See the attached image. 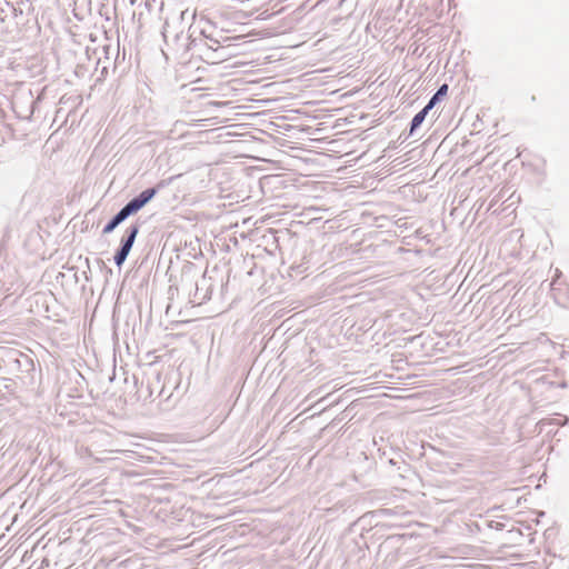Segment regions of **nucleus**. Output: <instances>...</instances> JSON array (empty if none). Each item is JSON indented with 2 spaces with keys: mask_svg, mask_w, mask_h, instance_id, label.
<instances>
[{
  "mask_svg": "<svg viewBox=\"0 0 569 569\" xmlns=\"http://www.w3.org/2000/svg\"><path fill=\"white\" fill-rule=\"evenodd\" d=\"M142 207H143V204L137 198H134L121 210L128 217L129 214L134 213L138 210H140Z\"/></svg>",
  "mask_w": 569,
  "mask_h": 569,
  "instance_id": "nucleus-4",
  "label": "nucleus"
},
{
  "mask_svg": "<svg viewBox=\"0 0 569 569\" xmlns=\"http://www.w3.org/2000/svg\"><path fill=\"white\" fill-rule=\"evenodd\" d=\"M127 218V216L122 212V210H120L116 216L114 218L103 228V233H110L111 231L114 230V228L121 223L124 219Z\"/></svg>",
  "mask_w": 569,
  "mask_h": 569,
  "instance_id": "nucleus-3",
  "label": "nucleus"
},
{
  "mask_svg": "<svg viewBox=\"0 0 569 569\" xmlns=\"http://www.w3.org/2000/svg\"><path fill=\"white\" fill-rule=\"evenodd\" d=\"M154 194H156L154 189H147V190L142 191L139 194V197H137V199L144 206L149 200H151L153 198Z\"/></svg>",
  "mask_w": 569,
  "mask_h": 569,
  "instance_id": "nucleus-5",
  "label": "nucleus"
},
{
  "mask_svg": "<svg viewBox=\"0 0 569 569\" xmlns=\"http://www.w3.org/2000/svg\"><path fill=\"white\" fill-rule=\"evenodd\" d=\"M138 232H139V228L137 226H133L127 230L128 237L123 241L121 249L114 256V261H116L117 266L120 267L123 263V261L127 259Z\"/></svg>",
  "mask_w": 569,
  "mask_h": 569,
  "instance_id": "nucleus-1",
  "label": "nucleus"
},
{
  "mask_svg": "<svg viewBox=\"0 0 569 569\" xmlns=\"http://www.w3.org/2000/svg\"><path fill=\"white\" fill-rule=\"evenodd\" d=\"M448 92V84H442L439 90L437 91V93L431 98L430 101H433V104L436 103V101L438 100L439 97L441 96H445L447 94Z\"/></svg>",
  "mask_w": 569,
  "mask_h": 569,
  "instance_id": "nucleus-6",
  "label": "nucleus"
},
{
  "mask_svg": "<svg viewBox=\"0 0 569 569\" xmlns=\"http://www.w3.org/2000/svg\"><path fill=\"white\" fill-rule=\"evenodd\" d=\"M432 107H433V101H429V103L413 117L412 122H411V131H413L416 128H418L423 122L427 113L429 112V110Z\"/></svg>",
  "mask_w": 569,
  "mask_h": 569,
  "instance_id": "nucleus-2",
  "label": "nucleus"
}]
</instances>
